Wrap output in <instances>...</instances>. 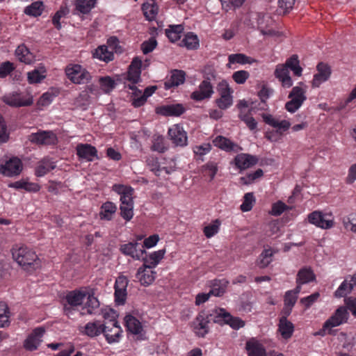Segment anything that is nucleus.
<instances>
[{"mask_svg": "<svg viewBox=\"0 0 356 356\" xmlns=\"http://www.w3.org/2000/svg\"><path fill=\"white\" fill-rule=\"evenodd\" d=\"M12 254L13 259L26 270H34L40 266V261L37 254L27 246L22 245L13 248Z\"/></svg>", "mask_w": 356, "mask_h": 356, "instance_id": "f257e3e1", "label": "nucleus"}, {"mask_svg": "<svg viewBox=\"0 0 356 356\" xmlns=\"http://www.w3.org/2000/svg\"><path fill=\"white\" fill-rule=\"evenodd\" d=\"M86 293L81 290H73L67 293L62 300L63 313L68 318H72L81 306L86 297Z\"/></svg>", "mask_w": 356, "mask_h": 356, "instance_id": "f03ea898", "label": "nucleus"}, {"mask_svg": "<svg viewBox=\"0 0 356 356\" xmlns=\"http://www.w3.org/2000/svg\"><path fill=\"white\" fill-rule=\"evenodd\" d=\"M306 92L307 86L302 83L294 86L289 94L290 100L285 104L286 110L291 113L298 110L307 99Z\"/></svg>", "mask_w": 356, "mask_h": 356, "instance_id": "7ed1b4c3", "label": "nucleus"}, {"mask_svg": "<svg viewBox=\"0 0 356 356\" xmlns=\"http://www.w3.org/2000/svg\"><path fill=\"white\" fill-rule=\"evenodd\" d=\"M67 79L74 84H88L92 80V75L79 64H70L65 70Z\"/></svg>", "mask_w": 356, "mask_h": 356, "instance_id": "20e7f679", "label": "nucleus"}, {"mask_svg": "<svg viewBox=\"0 0 356 356\" xmlns=\"http://www.w3.org/2000/svg\"><path fill=\"white\" fill-rule=\"evenodd\" d=\"M220 97L216 99V104L220 110H226L233 104V90L229 83L222 80L217 86Z\"/></svg>", "mask_w": 356, "mask_h": 356, "instance_id": "39448f33", "label": "nucleus"}, {"mask_svg": "<svg viewBox=\"0 0 356 356\" xmlns=\"http://www.w3.org/2000/svg\"><path fill=\"white\" fill-rule=\"evenodd\" d=\"M216 309L212 310L210 314H205L201 312L197 316L193 322V330L196 335L200 337H204L209 332V328L208 324L215 318Z\"/></svg>", "mask_w": 356, "mask_h": 356, "instance_id": "423d86ee", "label": "nucleus"}, {"mask_svg": "<svg viewBox=\"0 0 356 356\" xmlns=\"http://www.w3.org/2000/svg\"><path fill=\"white\" fill-rule=\"evenodd\" d=\"M213 322L219 324L229 325L234 330H238L245 326V322L239 317H234L223 308L216 309V314Z\"/></svg>", "mask_w": 356, "mask_h": 356, "instance_id": "0eeeda50", "label": "nucleus"}, {"mask_svg": "<svg viewBox=\"0 0 356 356\" xmlns=\"http://www.w3.org/2000/svg\"><path fill=\"white\" fill-rule=\"evenodd\" d=\"M102 330V334L108 343L119 341L122 330L116 320H110L104 323Z\"/></svg>", "mask_w": 356, "mask_h": 356, "instance_id": "6e6552de", "label": "nucleus"}, {"mask_svg": "<svg viewBox=\"0 0 356 356\" xmlns=\"http://www.w3.org/2000/svg\"><path fill=\"white\" fill-rule=\"evenodd\" d=\"M2 101L13 107L28 106L33 104L32 97L17 92L6 94L2 97Z\"/></svg>", "mask_w": 356, "mask_h": 356, "instance_id": "1a4fd4ad", "label": "nucleus"}, {"mask_svg": "<svg viewBox=\"0 0 356 356\" xmlns=\"http://www.w3.org/2000/svg\"><path fill=\"white\" fill-rule=\"evenodd\" d=\"M31 143L38 145H54L58 142L56 135L52 131H39L29 136Z\"/></svg>", "mask_w": 356, "mask_h": 356, "instance_id": "9d476101", "label": "nucleus"}, {"mask_svg": "<svg viewBox=\"0 0 356 356\" xmlns=\"http://www.w3.org/2000/svg\"><path fill=\"white\" fill-rule=\"evenodd\" d=\"M44 327H38L32 330L24 340L23 346L28 351L37 350L42 341V337L45 333Z\"/></svg>", "mask_w": 356, "mask_h": 356, "instance_id": "9b49d317", "label": "nucleus"}, {"mask_svg": "<svg viewBox=\"0 0 356 356\" xmlns=\"http://www.w3.org/2000/svg\"><path fill=\"white\" fill-rule=\"evenodd\" d=\"M168 135L171 142L177 147H185L188 144L187 133L179 124L170 127Z\"/></svg>", "mask_w": 356, "mask_h": 356, "instance_id": "f8f14e48", "label": "nucleus"}, {"mask_svg": "<svg viewBox=\"0 0 356 356\" xmlns=\"http://www.w3.org/2000/svg\"><path fill=\"white\" fill-rule=\"evenodd\" d=\"M330 217L331 216L321 211H314L308 215L307 219L309 223L321 229H327L334 225V220Z\"/></svg>", "mask_w": 356, "mask_h": 356, "instance_id": "ddd939ff", "label": "nucleus"}, {"mask_svg": "<svg viewBox=\"0 0 356 356\" xmlns=\"http://www.w3.org/2000/svg\"><path fill=\"white\" fill-rule=\"evenodd\" d=\"M129 284L127 277L124 275H119L114 284L115 302L118 305H124L125 303L127 291V288Z\"/></svg>", "mask_w": 356, "mask_h": 356, "instance_id": "4468645a", "label": "nucleus"}, {"mask_svg": "<svg viewBox=\"0 0 356 356\" xmlns=\"http://www.w3.org/2000/svg\"><path fill=\"white\" fill-rule=\"evenodd\" d=\"M213 92V85L207 78L200 83L197 90L191 93V98L196 102H201L211 98Z\"/></svg>", "mask_w": 356, "mask_h": 356, "instance_id": "2eb2a0df", "label": "nucleus"}, {"mask_svg": "<svg viewBox=\"0 0 356 356\" xmlns=\"http://www.w3.org/2000/svg\"><path fill=\"white\" fill-rule=\"evenodd\" d=\"M23 170L22 161L17 157H12L0 167V172L6 177L19 175Z\"/></svg>", "mask_w": 356, "mask_h": 356, "instance_id": "dca6fc26", "label": "nucleus"}, {"mask_svg": "<svg viewBox=\"0 0 356 356\" xmlns=\"http://www.w3.org/2000/svg\"><path fill=\"white\" fill-rule=\"evenodd\" d=\"M258 158L256 156L245 153L238 154L231 163L241 172L255 165L258 163Z\"/></svg>", "mask_w": 356, "mask_h": 356, "instance_id": "f3484780", "label": "nucleus"}, {"mask_svg": "<svg viewBox=\"0 0 356 356\" xmlns=\"http://www.w3.org/2000/svg\"><path fill=\"white\" fill-rule=\"evenodd\" d=\"M120 251L125 256H129L135 260H141L146 251L140 247V244L136 241L129 242L121 245Z\"/></svg>", "mask_w": 356, "mask_h": 356, "instance_id": "a211bd4d", "label": "nucleus"}, {"mask_svg": "<svg viewBox=\"0 0 356 356\" xmlns=\"http://www.w3.org/2000/svg\"><path fill=\"white\" fill-rule=\"evenodd\" d=\"M349 314L344 307H339L334 313L324 323L325 328H332L346 323Z\"/></svg>", "mask_w": 356, "mask_h": 356, "instance_id": "6ab92c4d", "label": "nucleus"}, {"mask_svg": "<svg viewBox=\"0 0 356 356\" xmlns=\"http://www.w3.org/2000/svg\"><path fill=\"white\" fill-rule=\"evenodd\" d=\"M317 73L314 75L312 87L318 88L323 83L327 81L332 73L330 67L323 62L316 66Z\"/></svg>", "mask_w": 356, "mask_h": 356, "instance_id": "aec40b11", "label": "nucleus"}, {"mask_svg": "<svg viewBox=\"0 0 356 356\" xmlns=\"http://www.w3.org/2000/svg\"><path fill=\"white\" fill-rule=\"evenodd\" d=\"M103 325L100 321H90L83 326H79V331L83 335L94 338L102 334Z\"/></svg>", "mask_w": 356, "mask_h": 356, "instance_id": "412c9836", "label": "nucleus"}, {"mask_svg": "<svg viewBox=\"0 0 356 356\" xmlns=\"http://www.w3.org/2000/svg\"><path fill=\"white\" fill-rule=\"evenodd\" d=\"M76 151L79 159L87 161H92L97 158V149L90 144L79 143L76 147Z\"/></svg>", "mask_w": 356, "mask_h": 356, "instance_id": "4be33fe9", "label": "nucleus"}, {"mask_svg": "<svg viewBox=\"0 0 356 356\" xmlns=\"http://www.w3.org/2000/svg\"><path fill=\"white\" fill-rule=\"evenodd\" d=\"M113 191L120 195V204H134V189L131 186L122 184H114L113 186Z\"/></svg>", "mask_w": 356, "mask_h": 356, "instance_id": "5701e85b", "label": "nucleus"}, {"mask_svg": "<svg viewBox=\"0 0 356 356\" xmlns=\"http://www.w3.org/2000/svg\"><path fill=\"white\" fill-rule=\"evenodd\" d=\"M153 268H149L146 264H143L138 268L136 277L141 285L147 286L150 285L155 280L156 272Z\"/></svg>", "mask_w": 356, "mask_h": 356, "instance_id": "b1692460", "label": "nucleus"}, {"mask_svg": "<svg viewBox=\"0 0 356 356\" xmlns=\"http://www.w3.org/2000/svg\"><path fill=\"white\" fill-rule=\"evenodd\" d=\"M186 79V72L181 70H173L170 75L166 78L164 83V88L166 90L177 87L184 83Z\"/></svg>", "mask_w": 356, "mask_h": 356, "instance_id": "393cba45", "label": "nucleus"}, {"mask_svg": "<svg viewBox=\"0 0 356 356\" xmlns=\"http://www.w3.org/2000/svg\"><path fill=\"white\" fill-rule=\"evenodd\" d=\"M96 4L97 0H74L73 14L77 16L88 15Z\"/></svg>", "mask_w": 356, "mask_h": 356, "instance_id": "a878e982", "label": "nucleus"}, {"mask_svg": "<svg viewBox=\"0 0 356 356\" xmlns=\"http://www.w3.org/2000/svg\"><path fill=\"white\" fill-rule=\"evenodd\" d=\"M262 118L266 124L276 128V132L280 134L286 131L291 127V123L289 121L286 120L280 121L270 114H263Z\"/></svg>", "mask_w": 356, "mask_h": 356, "instance_id": "bb28decb", "label": "nucleus"}, {"mask_svg": "<svg viewBox=\"0 0 356 356\" xmlns=\"http://www.w3.org/2000/svg\"><path fill=\"white\" fill-rule=\"evenodd\" d=\"M185 111V108L181 104L163 105L156 108V113L163 116H180Z\"/></svg>", "mask_w": 356, "mask_h": 356, "instance_id": "cd10ccee", "label": "nucleus"}, {"mask_svg": "<svg viewBox=\"0 0 356 356\" xmlns=\"http://www.w3.org/2000/svg\"><path fill=\"white\" fill-rule=\"evenodd\" d=\"M142 60L138 57L132 60L127 72V79L132 83H137L140 79Z\"/></svg>", "mask_w": 356, "mask_h": 356, "instance_id": "c85d7f7f", "label": "nucleus"}, {"mask_svg": "<svg viewBox=\"0 0 356 356\" xmlns=\"http://www.w3.org/2000/svg\"><path fill=\"white\" fill-rule=\"evenodd\" d=\"M214 146L221 149L227 152H237L241 149V147L237 144L232 142L229 139L222 136H218L213 140Z\"/></svg>", "mask_w": 356, "mask_h": 356, "instance_id": "c756f323", "label": "nucleus"}, {"mask_svg": "<svg viewBox=\"0 0 356 356\" xmlns=\"http://www.w3.org/2000/svg\"><path fill=\"white\" fill-rule=\"evenodd\" d=\"M274 74L275 76L281 82L282 87L289 88L293 86V81L289 75V70L283 64H279L276 66Z\"/></svg>", "mask_w": 356, "mask_h": 356, "instance_id": "7c9ffc66", "label": "nucleus"}, {"mask_svg": "<svg viewBox=\"0 0 356 356\" xmlns=\"http://www.w3.org/2000/svg\"><path fill=\"white\" fill-rule=\"evenodd\" d=\"M316 280V275L310 267H304L299 270L297 274V286L301 288L302 285Z\"/></svg>", "mask_w": 356, "mask_h": 356, "instance_id": "2f4dec72", "label": "nucleus"}, {"mask_svg": "<svg viewBox=\"0 0 356 356\" xmlns=\"http://www.w3.org/2000/svg\"><path fill=\"white\" fill-rule=\"evenodd\" d=\"M245 348L248 356H266V349L258 341L252 339L247 341Z\"/></svg>", "mask_w": 356, "mask_h": 356, "instance_id": "473e14b6", "label": "nucleus"}, {"mask_svg": "<svg viewBox=\"0 0 356 356\" xmlns=\"http://www.w3.org/2000/svg\"><path fill=\"white\" fill-rule=\"evenodd\" d=\"M92 56L99 60L108 63L114 59V54L112 51L108 50L106 45H99L92 53Z\"/></svg>", "mask_w": 356, "mask_h": 356, "instance_id": "72a5a7b5", "label": "nucleus"}, {"mask_svg": "<svg viewBox=\"0 0 356 356\" xmlns=\"http://www.w3.org/2000/svg\"><path fill=\"white\" fill-rule=\"evenodd\" d=\"M165 254V249H161L152 252L148 257L143 256L141 260L144 264L148 266L149 268H154L164 257Z\"/></svg>", "mask_w": 356, "mask_h": 356, "instance_id": "f704fd0d", "label": "nucleus"}, {"mask_svg": "<svg viewBox=\"0 0 356 356\" xmlns=\"http://www.w3.org/2000/svg\"><path fill=\"white\" fill-rule=\"evenodd\" d=\"M278 331L280 332L283 339H289L293 335L294 325L291 321L286 319L285 317H280L278 324Z\"/></svg>", "mask_w": 356, "mask_h": 356, "instance_id": "c9c22d12", "label": "nucleus"}, {"mask_svg": "<svg viewBox=\"0 0 356 356\" xmlns=\"http://www.w3.org/2000/svg\"><path fill=\"white\" fill-rule=\"evenodd\" d=\"M184 30V27L182 24H172L165 29V33L171 42H175L180 40Z\"/></svg>", "mask_w": 356, "mask_h": 356, "instance_id": "e433bc0d", "label": "nucleus"}, {"mask_svg": "<svg viewBox=\"0 0 356 356\" xmlns=\"http://www.w3.org/2000/svg\"><path fill=\"white\" fill-rule=\"evenodd\" d=\"M256 60L254 58L243 54H232L228 56V63L227 64V67L231 68L232 64H252Z\"/></svg>", "mask_w": 356, "mask_h": 356, "instance_id": "4c0bfd02", "label": "nucleus"}, {"mask_svg": "<svg viewBox=\"0 0 356 356\" xmlns=\"http://www.w3.org/2000/svg\"><path fill=\"white\" fill-rule=\"evenodd\" d=\"M117 211V206L112 202H106L100 207L99 217L101 220H111Z\"/></svg>", "mask_w": 356, "mask_h": 356, "instance_id": "58836bf2", "label": "nucleus"}, {"mask_svg": "<svg viewBox=\"0 0 356 356\" xmlns=\"http://www.w3.org/2000/svg\"><path fill=\"white\" fill-rule=\"evenodd\" d=\"M55 168L54 162L48 158H44L38 163L35 170V174L37 177H43Z\"/></svg>", "mask_w": 356, "mask_h": 356, "instance_id": "ea45409f", "label": "nucleus"}, {"mask_svg": "<svg viewBox=\"0 0 356 356\" xmlns=\"http://www.w3.org/2000/svg\"><path fill=\"white\" fill-rule=\"evenodd\" d=\"M15 55L18 60L25 64H30L34 60L33 54L24 44H20L15 50Z\"/></svg>", "mask_w": 356, "mask_h": 356, "instance_id": "a19ab883", "label": "nucleus"}, {"mask_svg": "<svg viewBox=\"0 0 356 356\" xmlns=\"http://www.w3.org/2000/svg\"><path fill=\"white\" fill-rule=\"evenodd\" d=\"M124 324L127 331L132 334H138L142 331L141 323L132 315H127L124 317Z\"/></svg>", "mask_w": 356, "mask_h": 356, "instance_id": "79ce46f5", "label": "nucleus"}, {"mask_svg": "<svg viewBox=\"0 0 356 356\" xmlns=\"http://www.w3.org/2000/svg\"><path fill=\"white\" fill-rule=\"evenodd\" d=\"M8 186L17 190L24 189L29 192H38L40 190L38 184L29 182L23 179L15 182H10L8 184Z\"/></svg>", "mask_w": 356, "mask_h": 356, "instance_id": "37998d69", "label": "nucleus"}, {"mask_svg": "<svg viewBox=\"0 0 356 356\" xmlns=\"http://www.w3.org/2000/svg\"><path fill=\"white\" fill-rule=\"evenodd\" d=\"M180 46L185 47L188 49H197L200 46V40L196 34L188 32L181 41Z\"/></svg>", "mask_w": 356, "mask_h": 356, "instance_id": "c03bdc74", "label": "nucleus"}, {"mask_svg": "<svg viewBox=\"0 0 356 356\" xmlns=\"http://www.w3.org/2000/svg\"><path fill=\"white\" fill-rule=\"evenodd\" d=\"M275 252L272 248L264 249L259 254L257 265L260 268H266L272 261Z\"/></svg>", "mask_w": 356, "mask_h": 356, "instance_id": "a18cd8bd", "label": "nucleus"}, {"mask_svg": "<svg viewBox=\"0 0 356 356\" xmlns=\"http://www.w3.org/2000/svg\"><path fill=\"white\" fill-rule=\"evenodd\" d=\"M238 118L246 124L250 131H253L257 130V122L252 117L251 109L240 111L238 113Z\"/></svg>", "mask_w": 356, "mask_h": 356, "instance_id": "49530a36", "label": "nucleus"}, {"mask_svg": "<svg viewBox=\"0 0 356 356\" xmlns=\"http://www.w3.org/2000/svg\"><path fill=\"white\" fill-rule=\"evenodd\" d=\"M44 10V5L43 2L37 1L26 6L24 9V13L29 16L37 17L42 15Z\"/></svg>", "mask_w": 356, "mask_h": 356, "instance_id": "de8ad7c7", "label": "nucleus"}, {"mask_svg": "<svg viewBox=\"0 0 356 356\" xmlns=\"http://www.w3.org/2000/svg\"><path fill=\"white\" fill-rule=\"evenodd\" d=\"M299 63L298 56L293 55L286 60L283 65H285L289 70H291L293 71L295 76H300L302 74V69L300 66Z\"/></svg>", "mask_w": 356, "mask_h": 356, "instance_id": "09e8293b", "label": "nucleus"}, {"mask_svg": "<svg viewBox=\"0 0 356 356\" xmlns=\"http://www.w3.org/2000/svg\"><path fill=\"white\" fill-rule=\"evenodd\" d=\"M273 94V90L266 85H263L260 90L258 92V97L261 100L259 104L260 109L266 110L267 108L266 101Z\"/></svg>", "mask_w": 356, "mask_h": 356, "instance_id": "8fccbe9b", "label": "nucleus"}, {"mask_svg": "<svg viewBox=\"0 0 356 356\" xmlns=\"http://www.w3.org/2000/svg\"><path fill=\"white\" fill-rule=\"evenodd\" d=\"M46 77L44 68L35 69L27 74L28 81L31 84L40 83Z\"/></svg>", "mask_w": 356, "mask_h": 356, "instance_id": "3c124183", "label": "nucleus"}, {"mask_svg": "<svg viewBox=\"0 0 356 356\" xmlns=\"http://www.w3.org/2000/svg\"><path fill=\"white\" fill-rule=\"evenodd\" d=\"M146 162L149 169L157 177L161 175L162 170H165L167 174L170 173L165 167L161 168L158 159L156 157L149 156L147 159Z\"/></svg>", "mask_w": 356, "mask_h": 356, "instance_id": "603ef678", "label": "nucleus"}, {"mask_svg": "<svg viewBox=\"0 0 356 356\" xmlns=\"http://www.w3.org/2000/svg\"><path fill=\"white\" fill-rule=\"evenodd\" d=\"M99 82L104 93H110L116 86L115 80L109 76L100 77Z\"/></svg>", "mask_w": 356, "mask_h": 356, "instance_id": "864d4df0", "label": "nucleus"}, {"mask_svg": "<svg viewBox=\"0 0 356 356\" xmlns=\"http://www.w3.org/2000/svg\"><path fill=\"white\" fill-rule=\"evenodd\" d=\"M152 150L163 153L168 149L165 140L163 136H155L152 140Z\"/></svg>", "mask_w": 356, "mask_h": 356, "instance_id": "5fc2aeb1", "label": "nucleus"}, {"mask_svg": "<svg viewBox=\"0 0 356 356\" xmlns=\"http://www.w3.org/2000/svg\"><path fill=\"white\" fill-rule=\"evenodd\" d=\"M142 10L148 20H153L157 15L158 6L154 3H145L142 6Z\"/></svg>", "mask_w": 356, "mask_h": 356, "instance_id": "6e6d98bb", "label": "nucleus"}, {"mask_svg": "<svg viewBox=\"0 0 356 356\" xmlns=\"http://www.w3.org/2000/svg\"><path fill=\"white\" fill-rule=\"evenodd\" d=\"M300 291L301 288L299 286H296L293 290L287 291L284 298V304L290 307H294L298 299V295Z\"/></svg>", "mask_w": 356, "mask_h": 356, "instance_id": "4d7b16f0", "label": "nucleus"}, {"mask_svg": "<svg viewBox=\"0 0 356 356\" xmlns=\"http://www.w3.org/2000/svg\"><path fill=\"white\" fill-rule=\"evenodd\" d=\"M353 290V288L352 285L350 286L349 282H348L347 280L344 279V280L341 283L337 289L334 291V297L338 298H344L348 294H350Z\"/></svg>", "mask_w": 356, "mask_h": 356, "instance_id": "13d9d810", "label": "nucleus"}, {"mask_svg": "<svg viewBox=\"0 0 356 356\" xmlns=\"http://www.w3.org/2000/svg\"><path fill=\"white\" fill-rule=\"evenodd\" d=\"M10 312L6 302H0V327H4L10 324Z\"/></svg>", "mask_w": 356, "mask_h": 356, "instance_id": "bf43d9fd", "label": "nucleus"}, {"mask_svg": "<svg viewBox=\"0 0 356 356\" xmlns=\"http://www.w3.org/2000/svg\"><path fill=\"white\" fill-rule=\"evenodd\" d=\"M193 152L197 157V159L204 161L203 156L207 154L211 150V145L209 143H204L200 145H195L193 147Z\"/></svg>", "mask_w": 356, "mask_h": 356, "instance_id": "052dcab7", "label": "nucleus"}, {"mask_svg": "<svg viewBox=\"0 0 356 356\" xmlns=\"http://www.w3.org/2000/svg\"><path fill=\"white\" fill-rule=\"evenodd\" d=\"M99 307V302L98 299L93 296L89 295L88 297L87 302L86 304V308L87 309L86 313L88 314H96Z\"/></svg>", "mask_w": 356, "mask_h": 356, "instance_id": "680f3d73", "label": "nucleus"}, {"mask_svg": "<svg viewBox=\"0 0 356 356\" xmlns=\"http://www.w3.org/2000/svg\"><path fill=\"white\" fill-rule=\"evenodd\" d=\"M255 202V198L252 193H247L243 197V201L240 208L243 212L250 211Z\"/></svg>", "mask_w": 356, "mask_h": 356, "instance_id": "e2e57ef3", "label": "nucleus"}, {"mask_svg": "<svg viewBox=\"0 0 356 356\" xmlns=\"http://www.w3.org/2000/svg\"><path fill=\"white\" fill-rule=\"evenodd\" d=\"M245 0H220L222 8L225 11L240 8Z\"/></svg>", "mask_w": 356, "mask_h": 356, "instance_id": "0e129e2a", "label": "nucleus"}, {"mask_svg": "<svg viewBox=\"0 0 356 356\" xmlns=\"http://www.w3.org/2000/svg\"><path fill=\"white\" fill-rule=\"evenodd\" d=\"M220 221L218 219L213 221L211 224L204 227V234L207 238H211L218 232Z\"/></svg>", "mask_w": 356, "mask_h": 356, "instance_id": "69168bd1", "label": "nucleus"}, {"mask_svg": "<svg viewBox=\"0 0 356 356\" xmlns=\"http://www.w3.org/2000/svg\"><path fill=\"white\" fill-rule=\"evenodd\" d=\"M204 175L210 177V181L213 180L218 172L217 163L213 161H209L202 167Z\"/></svg>", "mask_w": 356, "mask_h": 356, "instance_id": "338daca9", "label": "nucleus"}, {"mask_svg": "<svg viewBox=\"0 0 356 356\" xmlns=\"http://www.w3.org/2000/svg\"><path fill=\"white\" fill-rule=\"evenodd\" d=\"M157 41L154 37H151L149 40L144 41L141 44V50L144 54H147L154 51L157 46Z\"/></svg>", "mask_w": 356, "mask_h": 356, "instance_id": "774afa93", "label": "nucleus"}]
</instances>
